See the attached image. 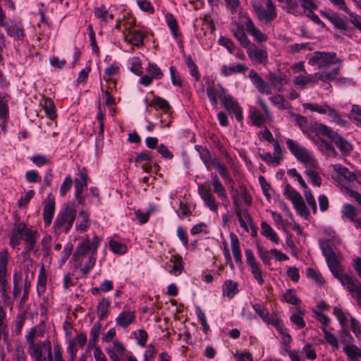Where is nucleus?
I'll return each instance as SVG.
<instances>
[{
    "label": "nucleus",
    "instance_id": "nucleus-1",
    "mask_svg": "<svg viewBox=\"0 0 361 361\" xmlns=\"http://www.w3.org/2000/svg\"><path fill=\"white\" fill-rule=\"evenodd\" d=\"M99 243V238L94 235L92 241H90L88 237L83 238L81 243L76 247L73 258L78 262V265L82 266L84 259L85 257L88 258L87 263L81 268L85 274L92 270L95 264L96 255Z\"/></svg>",
    "mask_w": 361,
    "mask_h": 361
},
{
    "label": "nucleus",
    "instance_id": "nucleus-2",
    "mask_svg": "<svg viewBox=\"0 0 361 361\" xmlns=\"http://www.w3.org/2000/svg\"><path fill=\"white\" fill-rule=\"evenodd\" d=\"M319 246L334 276L341 283L344 281V279L349 277L350 275L343 273V267L341 264L339 256L336 254L329 242L320 241Z\"/></svg>",
    "mask_w": 361,
    "mask_h": 361
},
{
    "label": "nucleus",
    "instance_id": "nucleus-3",
    "mask_svg": "<svg viewBox=\"0 0 361 361\" xmlns=\"http://www.w3.org/2000/svg\"><path fill=\"white\" fill-rule=\"evenodd\" d=\"M8 258L9 254L7 249L0 252V294L4 303L12 308L13 302L10 296L11 288L6 279Z\"/></svg>",
    "mask_w": 361,
    "mask_h": 361
},
{
    "label": "nucleus",
    "instance_id": "nucleus-4",
    "mask_svg": "<svg viewBox=\"0 0 361 361\" xmlns=\"http://www.w3.org/2000/svg\"><path fill=\"white\" fill-rule=\"evenodd\" d=\"M255 13L259 21L264 25H269L277 18L276 8L272 0H265L264 4L257 1L252 3Z\"/></svg>",
    "mask_w": 361,
    "mask_h": 361
},
{
    "label": "nucleus",
    "instance_id": "nucleus-5",
    "mask_svg": "<svg viewBox=\"0 0 361 361\" xmlns=\"http://www.w3.org/2000/svg\"><path fill=\"white\" fill-rule=\"evenodd\" d=\"M316 130L318 133L328 137L343 154H349L352 152L351 143L331 127L320 123L317 125Z\"/></svg>",
    "mask_w": 361,
    "mask_h": 361
},
{
    "label": "nucleus",
    "instance_id": "nucleus-6",
    "mask_svg": "<svg viewBox=\"0 0 361 361\" xmlns=\"http://www.w3.org/2000/svg\"><path fill=\"white\" fill-rule=\"evenodd\" d=\"M76 212L73 207L68 205L58 214L54 223L55 234L59 235L61 232L68 233L73 226Z\"/></svg>",
    "mask_w": 361,
    "mask_h": 361
},
{
    "label": "nucleus",
    "instance_id": "nucleus-7",
    "mask_svg": "<svg viewBox=\"0 0 361 361\" xmlns=\"http://www.w3.org/2000/svg\"><path fill=\"white\" fill-rule=\"evenodd\" d=\"M286 145L291 153L299 161L302 163L306 168H310L312 169L317 168V161L313 157L312 153H310L307 149L299 145L298 143L292 139H288L286 140Z\"/></svg>",
    "mask_w": 361,
    "mask_h": 361
},
{
    "label": "nucleus",
    "instance_id": "nucleus-8",
    "mask_svg": "<svg viewBox=\"0 0 361 361\" xmlns=\"http://www.w3.org/2000/svg\"><path fill=\"white\" fill-rule=\"evenodd\" d=\"M335 52L314 51L309 60L312 66L317 65L319 69L327 68L332 64H341L342 61L336 58Z\"/></svg>",
    "mask_w": 361,
    "mask_h": 361
},
{
    "label": "nucleus",
    "instance_id": "nucleus-9",
    "mask_svg": "<svg viewBox=\"0 0 361 361\" xmlns=\"http://www.w3.org/2000/svg\"><path fill=\"white\" fill-rule=\"evenodd\" d=\"M341 283L357 302L361 299V282L355 276L350 275Z\"/></svg>",
    "mask_w": 361,
    "mask_h": 361
},
{
    "label": "nucleus",
    "instance_id": "nucleus-10",
    "mask_svg": "<svg viewBox=\"0 0 361 361\" xmlns=\"http://www.w3.org/2000/svg\"><path fill=\"white\" fill-rule=\"evenodd\" d=\"M220 99L224 108L230 113H233L237 121H240L243 119L242 111L238 104L230 94L226 93L225 96L220 95Z\"/></svg>",
    "mask_w": 361,
    "mask_h": 361
},
{
    "label": "nucleus",
    "instance_id": "nucleus-11",
    "mask_svg": "<svg viewBox=\"0 0 361 361\" xmlns=\"http://www.w3.org/2000/svg\"><path fill=\"white\" fill-rule=\"evenodd\" d=\"M47 343L49 341H39L37 342H32L28 348V354L34 359L35 361H44L43 350L47 349Z\"/></svg>",
    "mask_w": 361,
    "mask_h": 361
},
{
    "label": "nucleus",
    "instance_id": "nucleus-12",
    "mask_svg": "<svg viewBox=\"0 0 361 361\" xmlns=\"http://www.w3.org/2000/svg\"><path fill=\"white\" fill-rule=\"evenodd\" d=\"M247 48L250 59L257 63H265L267 61V52L264 49L258 48L255 44H250Z\"/></svg>",
    "mask_w": 361,
    "mask_h": 361
},
{
    "label": "nucleus",
    "instance_id": "nucleus-13",
    "mask_svg": "<svg viewBox=\"0 0 361 361\" xmlns=\"http://www.w3.org/2000/svg\"><path fill=\"white\" fill-rule=\"evenodd\" d=\"M322 75L321 73L310 74L307 75H300L295 76L293 82L298 85L300 89H305L307 84L315 85L319 80L322 81Z\"/></svg>",
    "mask_w": 361,
    "mask_h": 361
},
{
    "label": "nucleus",
    "instance_id": "nucleus-14",
    "mask_svg": "<svg viewBox=\"0 0 361 361\" xmlns=\"http://www.w3.org/2000/svg\"><path fill=\"white\" fill-rule=\"evenodd\" d=\"M246 31L254 38L257 43L265 42L268 39L267 35L257 27L251 18H247L245 22Z\"/></svg>",
    "mask_w": 361,
    "mask_h": 361
},
{
    "label": "nucleus",
    "instance_id": "nucleus-15",
    "mask_svg": "<svg viewBox=\"0 0 361 361\" xmlns=\"http://www.w3.org/2000/svg\"><path fill=\"white\" fill-rule=\"evenodd\" d=\"M233 200L235 207V212L238 216L240 225L246 231H248V227L246 221H251V216L247 209H241L240 204L238 203V199L236 197L235 195H233Z\"/></svg>",
    "mask_w": 361,
    "mask_h": 361
},
{
    "label": "nucleus",
    "instance_id": "nucleus-16",
    "mask_svg": "<svg viewBox=\"0 0 361 361\" xmlns=\"http://www.w3.org/2000/svg\"><path fill=\"white\" fill-rule=\"evenodd\" d=\"M126 30H128V33L126 34L123 30L124 40L128 43L133 44L134 46L140 47L143 44L144 38L145 35L141 30H130L128 28L125 27Z\"/></svg>",
    "mask_w": 361,
    "mask_h": 361
},
{
    "label": "nucleus",
    "instance_id": "nucleus-17",
    "mask_svg": "<svg viewBox=\"0 0 361 361\" xmlns=\"http://www.w3.org/2000/svg\"><path fill=\"white\" fill-rule=\"evenodd\" d=\"M198 190L202 199L204 200L209 209L213 212H216L217 210V205L215 202V197L212 194L210 188L202 185L199 186Z\"/></svg>",
    "mask_w": 361,
    "mask_h": 361
},
{
    "label": "nucleus",
    "instance_id": "nucleus-18",
    "mask_svg": "<svg viewBox=\"0 0 361 361\" xmlns=\"http://www.w3.org/2000/svg\"><path fill=\"white\" fill-rule=\"evenodd\" d=\"M14 228L20 240L27 242L36 238L37 231L28 228L25 223L15 224Z\"/></svg>",
    "mask_w": 361,
    "mask_h": 361
},
{
    "label": "nucleus",
    "instance_id": "nucleus-19",
    "mask_svg": "<svg viewBox=\"0 0 361 361\" xmlns=\"http://www.w3.org/2000/svg\"><path fill=\"white\" fill-rule=\"evenodd\" d=\"M55 212V200L54 198L49 195L43 209V219L46 226H49L51 223Z\"/></svg>",
    "mask_w": 361,
    "mask_h": 361
},
{
    "label": "nucleus",
    "instance_id": "nucleus-20",
    "mask_svg": "<svg viewBox=\"0 0 361 361\" xmlns=\"http://www.w3.org/2000/svg\"><path fill=\"white\" fill-rule=\"evenodd\" d=\"M112 348H106V353L112 361H122V358L126 351L123 345L119 341L114 342Z\"/></svg>",
    "mask_w": 361,
    "mask_h": 361
},
{
    "label": "nucleus",
    "instance_id": "nucleus-21",
    "mask_svg": "<svg viewBox=\"0 0 361 361\" xmlns=\"http://www.w3.org/2000/svg\"><path fill=\"white\" fill-rule=\"evenodd\" d=\"M135 319V312L134 311L123 310L119 313L116 319V322L118 326L123 328H127L130 324H132Z\"/></svg>",
    "mask_w": 361,
    "mask_h": 361
},
{
    "label": "nucleus",
    "instance_id": "nucleus-22",
    "mask_svg": "<svg viewBox=\"0 0 361 361\" xmlns=\"http://www.w3.org/2000/svg\"><path fill=\"white\" fill-rule=\"evenodd\" d=\"M301 6L304 10H309L307 16L315 23L321 25L323 27L325 26L324 23L319 19V16L314 13L312 10L316 9L317 6L314 4L312 0H298Z\"/></svg>",
    "mask_w": 361,
    "mask_h": 361
},
{
    "label": "nucleus",
    "instance_id": "nucleus-23",
    "mask_svg": "<svg viewBox=\"0 0 361 361\" xmlns=\"http://www.w3.org/2000/svg\"><path fill=\"white\" fill-rule=\"evenodd\" d=\"M357 209L353 204L348 203L343 204L341 210L342 218L354 223L355 226L357 225V221H359V219H357Z\"/></svg>",
    "mask_w": 361,
    "mask_h": 361
},
{
    "label": "nucleus",
    "instance_id": "nucleus-24",
    "mask_svg": "<svg viewBox=\"0 0 361 361\" xmlns=\"http://www.w3.org/2000/svg\"><path fill=\"white\" fill-rule=\"evenodd\" d=\"M79 176L80 178L75 179V195L82 194L84 188L87 186V171L85 168H82L79 171Z\"/></svg>",
    "mask_w": 361,
    "mask_h": 361
},
{
    "label": "nucleus",
    "instance_id": "nucleus-25",
    "mask_svg": "<svg viewBox=\"0 0 361 361\" xmlns=\"http://www.w3.org/2000/svg\"><path fill=\"white\" fill-rule=\"evenodd\" d=\"M218 86V89H215L214 87L207 88V94L212 105L214 106L217 105V98L220 99V95L225 96L227 93L226 90L221 85H219Z\"/></svg>",
    "mask_w": 361,
    "mask_h": 361
},
{
    "label": "nucleus",
    "instance_id": "nucleus-26",
    "mask_svg": "<svg viewBox=\"0 0 361 361\" xmlns=\"http://www.w3.org/2000/svg\"><path fill=\"white\" fill-rule=\"evenodd\" d=\"M269 80L279 92L283 90V85L287 82L286 75L281 73H270L269 75Z\"/></svg>",
    "mask_w": 361,
    "mask_h": 361
},
{
    "label": "nucleus",
    "instance_id": "nucleus-27",
    "mask_svg": "<svg viewBox=\"0 0 361 361\" xmlns=\"http://www.w3.org/2000/svg\"><path fill=\"white\" fill-rule=\"evenodd\" d=\"M322 14L326 17L337 29L342 30L345 28L347 22L342 18L338 13L332 12H322Z\"/></svg>",
    "mask_w": 361,
    "mask_h": 361
},
{
    "label": "nucleus",
    "instance_id": "nucleus-28",
    "mask_svg": "<svg viewBox=\"0 0 361 361\" xmlns=\"http://www.w3.org/2000/svg\"><path fill=\"white\" fill-rule=\"evenodd\" d=\"M230 238L231 242V250L235 261L236 263L242 264L243 261L239 240L233 233H230Z\"/></svg>",
    "mask_w": 361,
    "mask_h": 361
},
{
    "label": "nucleus",
    "instance_id": "nucleus-29",
    "mask_svg": "<svg viewBox=\"0 0 361 361\" xmlns=\"http://www.w3.org/2000/svg\"><path fill=\"white\" fill-rule=\"evenodd\" d=\"M238 284L231 280H226L223 285V295L230 299L233 298L238 293Z\"/></svg>",
    "mask_w": 361,
    "mask_h": 361
},
{
    "label": "nucleus",
    "instance_id": "nucleus-30",
    "mask_svg": "<svg viewBox=\"0 0 361 361\" xmlns=\"http://www.w3.org/2000/svg\"><path fill=\"white\" fill-rule=\"evenodd\" d=\"M10 96L8 94L1 95L0 94V119L6 121L9 116L8 102Z\"/></svg>",
    "mask_w": 361,
    "mask_h": 361
},
{
    "label": "nucleus",
    "instance_id": "nucleus-31",
    "mask_svg": "<svg viewBox=\"0 0 361 361\" xmlns=\"http://www.w3.org/2000/svg\"><path fill=\"white\" fill-rule=\"evenodd\" d=\"M261 234L275 243H278L279 238L276 233L272 229V228L265 221H262L261 224Z\"/></svg>",
    "mask_w": 361,
    "mask_h": 361
},
{
    "label": "nucleus",
    "instance_id": "nucleus-32",
    "mask_svg": "<svg viewBox=\"0 0 361 361\" xmlns=\"http://www.w3.org/2000/svg\"><path fill=\"white\" fill-rule=\"evenodd\" d=\"M200 158L204 162L207 170H211L212 167L214 165L215 161H217L216 157L212 158L209 150L207 148H202L200 150Z\"/></svg>",
    "mask_w": 361,
    "mask_h": 361
},
{
    "label": "nucleus",
    "instance_id": "nucleus-33",
    "mask_svg": "<svg viewBox=\"0 0 361 361\" xmlns=\"http://www.w3.org/2000/svg\"><path fill=\"white\" fill-rule=\"evenodd\" d=\"M111 301L108 298H103L97 306L98 317L99 322L103 320L109 314V309Z\"/></svg>",
    "mask_w": 361,
    "mask_h": 361
},
{
    "label": "nucleus",
    "instance_id": "nucleus-34",
    "mask_svg": "<svg viewBox=\"0 0 361 361\" xmlns=\"http://www.w3.org/2000/svg\"><path fill=\"white\" fill-rule=\"evenodd\" d=\"M231 188L232 196L235 195L236 197L239 200L238 196L240 195V198L244 201L245 204L249 205L252 203V197L248 194L245 185H243L240 187V191L235 190L233 185H231Z\"/></svg>",
    "mask_w": 361,
    "mask_h": 361
},
{
    "label": "nucleus",
    "instance_id": "nucleus-35",
    "mask_svg": "<svg viewBox=\"0 0 361 361\" xmlns=\"http://www.w3.org/2000/svg\"><path fill=\"white\" fill-rule=\"evenodd\" d=\"M326 114L329 117L331 118L332 122L335 123L336 124L341 127H346L349 124L348 121L342 118L341 116L336 110L332 109L330 106H327Z\"/></svg>",
    "mask_w": 361,
    "mask_h": 361
},
{
    "label": "nucleus",
    "instance_id": "nucleus-36",
    "mask_svg": "<svg viewBox=\"0 0 361 361\" xmlns=\"http://www.w3.org/2000/svg\"><path fill=\"white\" fill-rule=\"evenodd\" d=\"M319 149L327 156L336 157L338 155L334 147L324 139H321L318 145Z\"/></svg>",
    "mask_w": 361,
    "mask_h": 361
},
{
    "label": "nucleus",
    "instance_id": "nucleus-37",
    "mask_svg": "<svg viewBox=\"0 0 361 361\" xmlns=\"http://www.w3.org/2000/svg\"><path fill=\"white\" fill-rule=\"evenodd\" d=\"M212 185L214 186V191L217 195L221 199H226V195L225 193V188L220 182L216 173H212Z\"/></svg>",
    "mask_w": 361,
    "mask_h": 361
},
{
    "label": "nucleus",
    "instance_id": "nucleus-38",
    "mask_svg": "<svg viewBox=\"0 0 361 361\" xmlns=\"http://www.w3.org/2000/svg\"><path fill=\"white\" fill-rule=\"evenodd\" d=\"M249 76L252 79V82L255 87L259 92L260 90H264L265 87H267V83L255 70H251L250 71Z\"/></svg>",
    "mask_w": 361,
    "mask_h": 361
},
{
    "label": "nucleus",
    "instance_id": "nucleus-39",
    "mask_svg": "<svg viewBox=\"0 0 361 361\" xmlns=\"http://www.w3.org/2000/svg\"><path fill=\"white\" fill-rule=\"evenodd\" d=\"M233 35L243 47L247 48L250 46V42L242 27L238 26L237 28L233 30Z\"/></svg>",
    "mask_w": 361,
    "mask_h": 361
},
{
    "label": "nucleus",
    "instance_id": "nucleus-40",
    "mask_svg": "<svg viewBox=\"0 0 361 361\" xmlns=\"http://www.w3.org/2000/svg\"><path fill=\"white\" fill-rule=\"evenodd\" d=\"M344 353L350 360L356 361L357 357H361V349L355 345H346L343 348Z\"/></svg>",
    "mask_w": 361,
    "mask_h": 361
},
{
    "label": "nucleus",
    "instance_id": "nucleus-41",
    "mask_svg": "<svg viewBox=\"0 0 361 361\" xmlns=\"http://www.w3.org/2000/svg\"><path fill=\"white\" fill-rule=\"evenodd\" d=\"M295 310L298 314H293L290 317V320L299 329H302L305 326V322L300 314H304L305 310H302L300 307H297Z\"/></svg>",
    "mask_w": 361,
    "mask_h": 361
},
{
    "label": "nucleus",
    "instance_id": "nucleus-42",
    "mask_svg": "<svg viewBox=\"0 0 361 361\" xmlns=\"http://www.w3.org/2000/svg\"><path fill=\"white\" fill-rule=\"evenodd\" d=\"M6 312L4 307L0 305V339L2 337L7 338L8 336V329L6 324Z\"/></svg>",
    "mask_w": 361,
    "mask_h": 361
},
{
    "label": "nucleus",
    "instance_id": "nucleus-43",
    "mask_svg": "<svg viewBox=\"0 0 361 361\" xmlns=\"http://www.w3.org/2000/svg\"><path fill=\"white\" fill-rule=\"evenodd\" d=\"M293 204L294 205L295 209L301 216L307 218L309 216L310 212L307 209L302 197L293 202Z\"/></svg>",
    "mask_w": 361,
    "mask_h": 361
},
{
    "label": "nucleus",
    "instance_id": "nucleus-44",
    "mask_svg": "<svg viewBox=\"0 0 361 361\" xmlns=\"http://www.w3.org/2000/svg\"><path fill=\"white\" fill-rule=\"evenodd\" d=\"M334 170L345 179L353 181L355 173L350 172L347 168L342 166L341 164H336L334 166Z\"/></svg>",
    "mask_w": 361,
    "mask_h": 361
},
{
    "label": "nucleus",
    "instance_id": "nucleus-45",
    "mask_svg": "<svg viewBox=\"0 0 361 361\" xmlns=\"http://www.w3.org/2000/svg\"><path fill=\"white\" fill-rule=\"evenodd\" d=\"M250 118L252 124L257 127L262 126L265 122V118L262 114L255 109L250 111Z\"/></svg>",
    "mask_w": 361,
    "mask_h": 361
},
{
    "label": "nucleus",
    "instance_id": "nucleus-46",
    "mask_svg": "<svg viewBox=\"0 0 361 361\" xmlns=\"http://www.w3.org/2000/svg\"><path fill=\"white\" fill-rule=\"evenodd\" d=\"M284 4V8L289 13L296 15L298 13V0H278Z\"/></svg>",
    "mask_w": 361,
    "mask_h": 361
},
{
    "label": "nucleus",
    "instance_id": "nucleus-47",
    "mask_svg": "<svg viewBox=\"0 0 361 361\" xmlns=\"http://www.w3.org/2000/svg\"><path fill=\"white\" fill-rule=\"evenodd\" d=\"M101 329V324L99 321L98 322H96L94 324L92 328L90 330V341H89V347L94 346L95 344V342L97 341V338L99 335Z\"/></svg>",
    "mask_w": 361,
    "mask_h": 361
},
{
    "label": "nucleus",
    "instance_id": "nucleus-48",
    "mask_svg": "<svg viewBox=\"0 0 361 361\" xmlns=\"http://www.w3.org/2000/svg\"><path fill=\"white\" fill-rule=\"evenodd\" d=\"M79 215L82 219L80 224H76V229L80 231H85L90 225L89 214L85 211L82 210L79 212Z\"/></svg>",
    "mask_w": 361,
    "mask_h": 361
},
{
    "label": "nucleus",
    "instance_id": "nucleus-49",
    "mask_svg": "<svg viewBox=\"0 0 361 361\" xmlns=\"http://www.w3.org/2000/svg\"><path fill=\"white\" fill-rule=\"evenodd\" d=\"M283 299L287 303L292 305H299L301 300L296 296L294 289H288L283 295Z\"/></svg>",
    "mask_w": 361,
    "mask_h": 361
},
{
    "label": "nucleus",
    "instance_id": "nucleus-50",
    "mask_svg": "<svg viewBox=\"0 0 361 361\" xmlns=\"http://www.w3.org/2000/svg\"><path fill=\"white\" fill-rule=\"evenodd\" d=\"M252 308L255 312L262 318V319L267 322L270 317L268 310L259 303L252 305Z\"/></svg>",
    "mask_w": 361,
    "mask_h": 361
},
{
    "label": "nucleus",
    "instance_id": "nucleus-51",
    "mask_svg": "<svg viewBox=\"0 0 361 361\" xmlns=\"http://www.w3.org/2000/svg\"><path fill=\"white\" fill-rule=\"evenodd\" d=\"M213 166L219 171L220 175L224 179L227 180L228 183H232V185H233V180L230 177L229 172L224 164H221L217 161H215V164Z\"/></svg>",
    "mask_w": 361,
    "mask_h": 361
},
{
    "label": "nucleus",
    "instance_id": "nucleus-52",
    "mask_svg": "<svg viewBox=\"0 0 361 361\" xmlns=\"http://www.w3.org/2000/svg\"><path fill=\"white\" fill-rule=\"evenodd\" d=\"M251 269V272L254 276V278L257 281L258 283L262 285L264 282V280L262 276V271L259 267V264L258 262L249 265Z\"/></svg>",
    "mask_w": 361,
    "mask_h": 361
},
{
    "label": "nucleus",
    "instance_id": "nucleus-53",
    "mask_svg": "<svg viewBox=\"0 0 361 361\" xmlns=\"http://www.w3.org/2000/svg\"><path fill=\"white\" fill-rule=\"evenodd\" d=\"M151 104L157 106L166 112L171 108L169 102L159 96H155L154 97L153 100L151 102Z\"/></svg>",
    "mask_w": 361,
    "mask_h": 361
},
{
    "label": "nucleus",
    "instance_id": "nucleus-54",
    "mask_svg": "<svg viewBox=\"0 0 361 361\" xmlns=\"http://www.w3.org/2000/svg\"><path fill=\"white\" fill-rule=\"evenodd\" d=\"M44 109L46 115L51 120L54 119L56 116L55 111V106L51 99H46L44 101Z\"/></svg>",
    "mask_w": 361,
    "mask_h": 361
},
{
    "label": "nucleus",
    "instance_id": "nucleus-55",
    "mask_svg": "<svg viewBox=\"0 0 361 361\" xmlns=\"http://www.w3.org/2000/svg\"><path fill=\"white\" fill-rule=\"evenodd\" d=\"M341 71V66L334 68L331 71L328 72L321 73L322 75L323 82L333 81L336 79V76L339 74Z\"/></svg>",
    "mask_w": 361,
    "mask_h": 361
},
{
    "label": "nucleus",
    "instance_id": "nucleus-56",
    "mask_svg": "<svg viewBox=\"0 0 361 361\" xmlns=\"http://www.w3.org/2000/svg\"><path fill=\"white\" fill-rule=\"evenodd\" d=\"M185 63L190 70V75L195 77L196 81H198L200 80V75L198 72L197 66L193 62L190 56L186 58Z\"/></svg>",
    "mask_w": 361,
    "mask_h": 361
},
{
    "label": "nucleus",
    "instance_id": "nucleus-57",
    "mask_svg": "<svg viewBox=\"0 0 361 361\" xmlns=\"http://www.w3.org/2000/svg\"><path fill=\"white\" fill-rule=\"evenodd\" d=\"M7 34L11 37H16L19 40L23 39L24 37L23 29L21 27H15L13 25L6 28Z\"/></svg>",
    "mask_w": 361,
    "mask_h": 361
},
{
    "label": "nucleus",
    "instance_id": "nucleus-58",
    "mask_svg": "<svg viewBox=\"0 0 361 361\" xmlns=\"http://www.w3.org/2000/svg\"><path fill=\"white\" fill-rule=\"evenodd\" d=\"M182 258L180 256H176L172 269L169 271L170 274L174 276H179L183 271Z\"/></svg>",
    "mask_w": 361,
    "mask_h": 361
},
{
    "label": "nucleus",
    "instance_id": "nucleus-59",
    "mask_svg": "<svg viewBox=\"0 0 361 361\" xmlns=\"http://www.w3.org/2000/svg\"><path fill=\"white\" fill-rule=\"evenodd\" d=\"M147 71L152 75L153 78L161 79L164 75L161 69L154 63H149Z\"/></svg>",
    "mask_w": 361,
    "mask_h": 361
},
{
    "label": "nucleus",
    "instance_id": "nucleus-60",
    "mask_svg": "<svg viewBox=\"0 0 361 361\" xmlns=\"http://www.w3.org/2000/svg\"><path fill=\"white\" fill-rule=\"evenodd\" d=\"M109 244L111 250L115 253L124 254L127 251V247L125 245L114 240H111Z\"/></svg>",
    "mask_w": 361,
    "mask_h": 361
},
{
    "label": "nucleus",
    "instance_id": "nucleus-61",
    "mask_svg": "<svg viewBox=\"0 0 361 361\" xmlns=\"http://www.w3.org/2000/svg\"><path fill=\"white\" fill-rule=\"evenodd\" d=\"M284 192L285 195L292 201V202L302 197L301 195L292 188L290 184L286 185Z\"/></svg>",
    "mask_w": 361,
    "mask_h": 361
},
{
    "label": "nucleus",
    "instance_id": "nucleus-62",
    "mask_svg": "<svg viewBox=\"0 0 361 361\" xmlns=\"http://www.w3.org/2000/svg\"><path fill=\"white\" fill-rule=\"evenodd\" d=\"M341 341L344 344H350L351 342H353V336L350 335L349 332V329H348V326L341 328V330L339 334Z\"/></svg>",
    "mask_w": 361,
    "mask_h": 361
},
{
    "label": "nucleus",
    "instance_id": "nucleus-63",
    "mask_svg": "<svg viewBox=\"0 0 361 361\" xmlns=\"http://www.w3.org/2000/svg\"><path fill=\"white\" fill-rule=\"evenodd\" d=\"M305 173L309 177L311 182L317 185L320 186L322 184V179L320 176H319L318 173L315 171L314 170H306L305 171Z\"/></svg>",
    "mask_w": 361,
    "mask_h": 361
},
{
    "label": "nucleus",
    "instance_id": "nucleus-64",
    "mask_svg": "<svg viewBox=\"0 0 361 361\" xmlns=\"http://www.w3.org/2000/svg\"><path fill=\"white\" fill-rule=\"evenodd\" d=\"M306 274L307 277L311 278L317 283L322 284L324 283L321 274L312 268H307L306 270Z\"/></svg>",
    "mask_w": 361,
    "mask_h": 361
}]
</instances>
